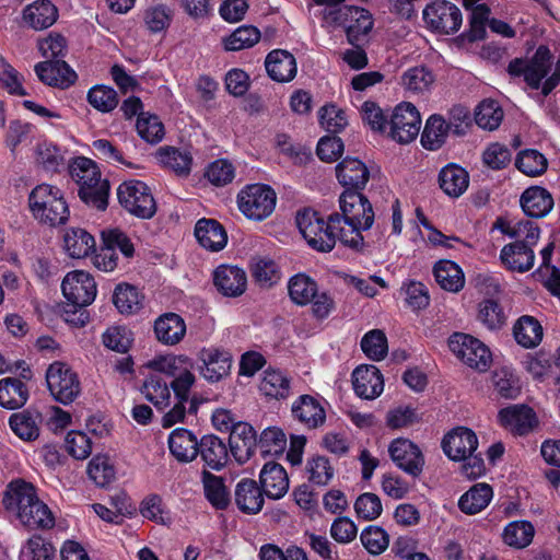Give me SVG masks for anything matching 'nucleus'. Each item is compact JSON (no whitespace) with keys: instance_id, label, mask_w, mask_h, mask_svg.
Wrapping results in <instances>:
<instances>
[{"instance_id":"obj_1","label":"nucleus","mask_w":560,"mask_h":560,"mask_svg":"<svg viewBox=\"0 0 560 560\" xmlns=\"http://www.w3.org/2000/svg\"><path fill=\"white\" fill-rule=\"evenodd\" d=\"M341 213L330 214L332 226H338V240L347 247L362 252L365 247L362 231L370 230L375 214L362 190L345 189L339 197Z\"/></svg>"},{"instance_id":"obj_2","label":"nucleus","mask_w":560,"mask_h":560,"mask_svg":"<svg viewBox=\"0 0 560 560\" xmlns=\"http://www.w3.org/2000/svg\"><path fill=\"white\" fill-rule=\"evenodd\" d=\"M73 180L79 185L78 195L88 206L105 210L108 202L109 183L101 178L96 164L88 158H78L70 168Z\"/></svg>"},{"instance_id":"obj_3","label":"nucleus","mask_w":560,"mask_h":560,"mask_svg":"<svg viewBox=\"0 0 560 560\" xmlns=\"http://www.w3.org/2000/svg\"><path fill=\"white\" fill-rule=\"evenodd\" d=\"M323 21L331 27L342 26L351 45L361 44L373 27L370 12L351 5L325 9Z\"/></svg>"},{"instance_id":"obj_4","label":"nucleus","mask_w":560,"mask_h":560,"mask_svg":"<svg viewBox=\"0 0 560 560\" xmlns=\"http://www.w3.org/2000/svg\"><path fill=\"white\" fill-rule=\"evenodd\" d=\"M298 228L307 244L323 253L330 252L338 238V226H332L330 215L325 221L318 212L305 209L296 215Z\"/></svg>"},{"instance_id":"obj_5","label":"nucleus","mask_w":560,"mask_h":560,"mask_svg":"<svg viewBox=\"0 0 560 560\" xmlns=\"http://www.w3.org/2000/svg\"><path fill=\"white\" fill-rule=\"evenodd\" d=\"M70 211L62 191L52 185H37V220L50 228L65 225Z\"/></svg>"},{"instance_id":"obj_6","label":"nucleus","mask_w":560,"mask_h":560,"mask_svg":"<svg viewBox=\"0 0 560 560\" xmlns=\"http://www.w3.org/2000/svg\"><path fill=\"white\" fill-rule=\"evenodd\" d=\"M46 384L52 398L69 405L81 393V383L78 374L66 363L56 361L46 371Z\"/></svg>"},{"instance_id":"obj_7","label":"nucleus","mask_w":560,"mask_h":560,"mask_svg":"<svg viewBox=\"0 0 560 560\" xmlns=\"http://www.w3.org/2000/svg\"><path fill=\"white\" fill-rule=\"evenodd\" d=\"M552 55L550 49L540 45L529 60L515 58L510 61L508 72L511 77H524L527 85L537 90L551 70Z\"/></svg>"},{"instance_id":"obj_8","label":"nucleus","mask_w":560,"mask_h":560,"mask_svg":"<svg viewBox=\"0 0 560 560\" xmlns=\"http://www.w3.org/2000/svg\"><path fill=\"white\" fill-rule=\"evenodd\" d=\"M119 203L131 214L151 219L156 212V202L150 188L140 180H126L117 188Z\"/></svg>"},{"instance_id":"obj_9","label":"nucleus","mask_w":560,"mask_h":560,"mask_svg":"<svg viewBox=\"0 0 560 560\" xmlns=\"http://www.w3.org/2000/svg\"><path fill=\"white\" fill-rule=\"evenodd\" d=\"M2 503L23 526L32 528L34 524L35 487L31 482L22 479L12 480L7 487Z\"/></svg>"},{"instance_id":"obj_10","label":"nucleus","mask_w":560,"mask_h":560,"mask_svg":"<svg viewBox=\"0 0 560 560\" xmlns=\"http://www.w3.org/2000/svg\"><path fill=\"white\" fill-rule=\"evenodd\" d=\"M276 192L266 185H249L238 194V208L247 218L261 221L275 210Z\"/></svg>"},{"instance_id":"obj_11","label":"nucleus","mask_w":560,"mask_h":560,"mask_svg":"<svg viewBox=\"0 0 560 560\" xmlns=\"http://www.w3.org/2000/svg\"><path fill=\"white\" fill-rule=\"evenodd\" d=\"M451 351L468 366L486 371L491 362V353L487 346L477 338L463 332H455L450 337Z\"/></svg>"},{"instance_id":"obj_12","label":"nucleus","mask_w":560,"mask_h":560,"mask_svg":"<svg viewBox=\"0 0 560 560\" xmlns=\"http://www.w3.org/2000/svg\"><path fill=\"white\" fill-rule=\"evenodd\" d=\"M425 25L440 34H452L462 25V12L454 3L438 0L428 4L423 10Z\"/></svg>"},{"instance_id":"obj_13","label":"nucleus","mask_w":560,"mask_h":560,"mask_svg":"<svg viewBox=\"0 0 560 560\" xmlns=\"http://www.w3.org/2000/svg\"><path fill=\"white\" fill-rule=\"evenodd\" d=\"M62 293L74 308L90 305L96 296V283L90 273L83 270L69 272L61 284Z\"/></svg>"},{"instance_id":"obj_14","label":"nucleus","mask_w":560,"mask_h":560,"mask_svg":"<svg viewBox=\"0 0 560 560\" xmlns=\"http://www.w3.org/2000/svg\"><path fill=\"white\" fill-rule=\"evenodd\" d=\"M389 124L392 138L399 143H409L419 135L421 117L415 105L401 103L395 107Z\"/></svg>"},{"instance_id":"obj_15","label":"nucleus","mask_w":560,"mask_h":560,"mask_svg":"<svg viewBox=\"0 0 560 560\" xmlns=\"http://www.w3.org/2000/svg\"><path fill=\"white\" fill-rule=\"evenodd\" d=\"M393 462L405 472L418 477L424 466V457L413 442L407 439L394 440L388 448Z\"/></svg>"},{"instance_id":"obj_16","label":"nucleus","mask_w":560,"mask_h":560,"mask_svg":"<svg viewBox=\"0 0 560 560\" xmlns=\"http://www.w3.org/2000/svg\"><path fill=\"white\" fill-rule=\"evenodd\" d=\"M478 447L476 433L464 427H458L448 432L442 440V448L452 460H462L475 453Z\"/></svg>"},{"instance_id":"obj_17","label":"nucleus","mask_w":560,"mask_h":560,"mask_svg":"<svg viewBox=\"0 0 560 560\" xmlns=\"http://www.w3.org/2000/svg\"><path fill=\"white\" fill-rule=\"evenodd\" d=\"M199 359L202 362L200 374L209 382L215 383L229 375L232 357L229 352L208 348L199 352Z\"/></svg>"},{"instance_id":"obj_18","label":"nucleus","mask_w":560,"mask_h":560,"mask_svg":"<svg viewBox=\"0 0 560 560\" xmlns=\"http://www.w3.org/2000/svg\"><path fill=\"white\" fill-rule=\"evenodd\" d=\"M229 445L231 454L238 463L247 462L258 446L254 428L248 423H236L230 433Z\"/></svg>"},{"instance_id":"obj_19","label":"nucleus","mask_w":560,"mask_h":560,"mask_svg":"<svg viewBox=\"0 0 560 560\" xmlns=\"http://www.w3.org/2000/svg\"><path fill=\"white\" fill-rule=\"evenodd\" d=\"M352 385L359 397L374 399L382 394L384 382L375 365H360L352 373Z\"/></svg>"},{"instance_id":"obj_20","label":"nucleus","mask_w":560,"mask_h":560,"mask_svg":"<svg viewBox=\"0 0 560 560\" xmlns=\"http://www.w3.org/2000/svg\"><path fill=\"white\" fill-rule=\"evenodd\" d=\"M213 282L223 295L236 298L245 292L247 277L245 271L236 266L222 265L215 269Z\"/></svg>"},{"instance_id":"obj_21","label":"nucleus","mask_w":560,"mask_h":560,"mask_svg":"<svg viewBox=\"0 0 560 560\" xmlns=\"http://www.w3.org/2000/svg\"><path fill=\"white\" fill-rule=\"evenodd\" d=\"M339 183L346 189L363 190L370 178L366 165L357 158H345L336 166Z\"/></svg>"},{"instance_id":"obj_22","label":"nucleus","mask_w":560,"mask_h":560,"mask_svg":"<svg viewBox=\"0 0 560 560\" xmlns=\"http://www.w3.org/2000/svg\"><path fill=\"white\" fill-rule=\"evenodd\" d=\"M264 490L255 480L243 478L235 487V504L245 514H257L264 506Z\"/></svg>"},{"instance_id":"obj_23","label":"nucleus","mask_w":560,"mask_h":560,"mask_svg":"<svg viewBox=\"0 0 560 560\" xmlns=\"http://www.w3.org/2000/svg\"><path fill=\"white\" fill-rule=\"evenodd\" d=\"M37 77L45 84L58 88H68L77 74L62 59L42 60L37 62Z\"/></svg>"},{"instance_id":"obj_24","label":"nucleus","mask_w":560,"mask_h":560,"mask_svg":"<svg viewBox=\"0 0 560 560\" xmlns=\"http://www.w3.org/2000/svg\"><path fill=\"white\" fill-rule=\"evenodd\" d=\"M295 420L308 429L322 427L326 420V412L320 402L311 395H301L291 408Z\"/></svg>"},{"instance_id":"obj_25","label":"nucleus","mask_w":560,"mask_h":560,"mask_svg":"<svg viewBox=\"0 0 560 560\" xmlns=\"http://www.w3.org/2000/svg\"><path fill=\"white\" fill-rule=\"evenodd\" d=\"M260 487L270 499L282 498L289 489V478L284 468L275 462L266 463L259 475Z\"/></svg>"},{"instance_id":"obj_26","label":"nucleus","mask_w":560,"mask_h":560,"mask_svg":"<svg viewBox=\"0 0 560 560\" xmlns=\"http://www.w3.org/2000/svg\"><path fill=\"white\" fill-rule=\"evenodd\" d=\"M500 423L510 431L523 435L536 423L534 411L525 405H513L499 412Z\"/></svg>"},{"instance_id":"obj_27","label":"nucleus","mask_w":560,"mask_h":560,"mask_svg":"<svg viewBox=\"0 0 560 560\" xmlns=\"http://www.w3.org/2000/svg\"><path fill=\"white\" fill-rule=\"evenodd\" d=\"M154 334L163 345L175 346L185 337V320L176 313H165L155 319Z\"/></svg>"},{"instance_id":"obj_28","label":"nucleus","mask_w":560,"mask_h":560,"mask_svg":"<svg viewBox=\"0 0 560 560\" xmlns=\"http://www.w3.org/2000/svg\"><path fill=\"white\" fill-rule=\"evenodd\" d=\"M500 259L509 270L525 272L533 268L535 255L525 243L514 242L501 249Z\"/></svg>"},{"instance_id":"obj_29","label":"nucleus","mask_w":560,"mask_h":560,"mask_svg":"<svg viewBox=\"0 0 560 560\" xmlns=\"http://www.w3.org/2000/svg\"><path fill=\"white\" fill-rule=\"evenodd\" d=\"M199 244L211 252H219L226 245L228 235L224 228L214 219H200L195 226Z\"/></svg>"},{"instance_id":"obj_30","label":"nucleus","mask_w":560,"mask_h":560,"mask_svg":"<svg viewBox=\"0 0 560 560\" xmlns=\"http://www.w3.org/2000/svg\"><path fill=\"white\" fill-rule=\"evenodd\" d=\"M520 202L525 214L532 218H544L553 207L551 194L538 186L527 188L522 194Z\"/></svg>"},{"instance_id":"obj_31","label":"nucleus","mask_w":560,"mask_h":560,"mask_svg":"<svg viewBox=\"0 0 560 560\" xmlns=\"http://www.w3.org/2000/svg\"><path fill=\"white\" fill-rule=\"evenodd\" d=\"M266 70L269 77L278 82H289L296 74V61L292 54L277 49L268 54Z\"/></svg>"},{"instance_id":"obj_32","label":"nucleus","mask_w":560,"mask_h":560,"mask_svg":"<svg viewBox=\"0 0 560 560\" xmlns=\"http://www.w3.org/2000/svg\"><path fill=\"white\" fill-rule=\"evenodd\" d=\"M198 454H200L205 464L213 470L223 468L229 458L225 443L212 434L201 438L198 445Z\"/></svg>"},{"instance_id":"obj_33","label":"nucleus","mask_w":560,"mask_h":560,"mask_svg":"<svg viewBox=\"0 0 560 560\" xmlns=\"http://www.w3.org/2000/svg\"><path fill=\"white\" fill-rule=\"evenodd\" d=\"M198 445L197 438L186 429H175L168 438L172 455L182 463L191 462L197 457Z\"/></svg>"},{"instance_id":"obj_34","label":"nucleus","mask_w":560,"mask_h":560,"mask_svg":"<svg viewBox=\"0 0 560 560\" xmlns=\"http://www.w3.org/2000/svg\"><path fill=\"white\" fill-rule=\"evenodd\" d=\"M492 497L493 490L490 485L476 483L459 498L458 508L467 515H475L489 505Z\"/></svg>"},{"instance_id":"obj_35","label":"nucleus","mask_w":560,"mask_h":560,"mask_svg":"<svg viewBox=\"0 0 560 560\" xmlns=\"http://www.w3.org/2000/svg\"><path fill=\"white\" fill-rule=\"evenodd\" d=\"M94 236L81 228H71L63 235V247L72 258H85L95 250Z\"/></svg>"},{"instance_id":"obj_36","label":"nucleus","mask_w":560,"mask_h":560,"mask_svg":"<svg viewBox=\"0 0 560 560\" xmlns=\"http://www.w3.org/2000/svg\"><path fill=\"white\" fill-rule=\"evenodd\" d=\"M441 189L450 197H459L469 184L467 172L457 165L443 167L439 175Z\"/></svg>"},{"instance_id":"obj_37","label":"nucleus","mask_w":560,"mask_h":560,"mask_svg":"<svg viewBox=\"0 0 560 560\" xmlns=\"http://www.w3.org/2000/svg\"><path fill=\"white\" fill-rule=\"evenodd\" d=\"M433 273L440 287L450 292H458L464 288L465 277L455 262L441 260L435 264Z\"/></svg>"},{"instance_id":"obj_38","label":"nucleus","mask_w":560,"mask_h":560,"mask_svg":"<svg viewBox=\"0 0 560 560\" xmlns=\"http://www.w3.org/2000/svg\"><path fill=\"white\" fill-rule=\"evenodd\" d=\"M28 390L22 381L7 377L0 380V406L5 409H18L27 401Z\"/></svg>"},{"instance_id":"obj_39","label":"nucleus","mask_w":560,"mask_h":560,"mask_svg":"<svg viewBox=\"0 0 560 560\" xmlns=\"http://www.w3.org/2000/svg\"><path fill=\"white\" fill-rule=\"evenodd\" d=\"M159 162L179 176H187L191 171L192 156L187 151L174 147H162L155 153Z\"/></svg>"},{"instance_id":"obj_40","label":"nucleus","mask_w":560,"mask_h":560,"mask_svg":"<svg viewBox=\"0 0 560 560\" xmlns=\"http://www.w3.org/2000/svg\"><path fill=\"white\" fill-rule=\"evenodd\" d=\"M514 338L524 348H535L542 339V327L532 316H522L514 325Z\"/></svg>"},{"instance_id":"obj_41","label":"nucleus","mask_w":560,"mask_h":560,"mask_svg":"<svg viewBox=\"0 0 560 560\" xmlns=\"http://www.w3.org/2000/svg\"><path fill=\"white\" fill-rule=\"evenodd\" d=\"M450 128L441 115H431L421 135V143L428 150H438L446 141Z\"/></svg>"},{"instance_id":"obj_42","label":"nucleus","mask_w":560,"mask_h":560,"mask_svg":"<svg viewBox=\"0 0 560 560\" xmlns=\"http://www.w3.org/2000/svg\"><path fill=\"white\" fill-rule=\"evenodd\" d=\"M65 166V155L61 149L48 141L37 145V172L54 174L60 172Z\"/></svg>"},{"instance_id":"obj_43","label":"nucleus","mask_w":560,"mask_h":560,"mask_svg":"<svg viewBox=\"0 0 560 560\" xmlns=\"http://www.w3.org/2000/svg\"><path fill=\"white\" fill-rule=\"evenodd\" d=\"M290 380L279 370H266L260 381V392L270 398L284 399L290 395Z\"/></svg>"},{"instance_id":"obj_44","label":"nucleus","mask_w":560,"mask_h":560,"mask_svg":"<svg viewBox=\"0 0 560 560\" xmlns=\"http://www.w3.org/2000/svg\"><path fill=\"white\" fill-rule=\"evenodd\" d=\"M202 485L205 495L212 506L219 510H224L229 505V492L222 477L215 476L208 470H203Z\"/></svg>"},{"instance_id":"obj_45","label":"nucleus","mask_w":560,"mask_h":560,"mask_svg":"<svg viewBox=\"0 0 560 560\" xmlns=\"http://www.w3.org/2000/svg\"><path fill=\"white\" fill-rule=\"evenodd\" d=\"M140 392L145 399L152 402L158 409H164L170 405L171 392L167 383L159 375H149Z\"/></svg>"},{"instance_id":"obj_46","label":"nucleus","mask_w":560,"mask_h":560,"mask_svg":"<svg viewBox=\"0 0 560 560\" xmlns=\"http://www.w3.org/2000/svg\"><path fill=\"white\" fill-rule=\"evenodd\" d=\"M290 299L298 305H306L316 296L317 284L306 275L293 276L288 284Z\"/></svg>"},{"instance_id":"obj_47","label":"nucleus","mask_w":560,"mask_h":560,"mask_svg":"<svg viewBox=\"0 0 560 560\" xmlns=\"http://www.w3.org/2000/svg\"><path fill=\"white\" fill-rule=\"evenodd\" d=\"M143 296L137 288L130 284H118L113 295V302L121 314H133L142 307Z\"/></svg>"},{"instance_id":"obj_48","label":"nucleus","mask_w":560,"mask_h":560,"mask_svg":"<svg viewBox=\"0 0 560 560\" xmlns=\"http://www.w3.org/2000/svg\"><path fill=\"white\" fill-rule=\"evenodd\" d=\"M260 39V32L252 25L237 27L230 36L223 39L225 50L237 51L253 47Z\"/></svg>"},{"instance_id":"obj_49","label":"nucleus","mask_w":560,"mask_h":560,"mask_svg":"<svg viewBox=\"0 0 560 560\" xmlns=\"http://www.w3.org/2000/svg\"><path fill=\"white\" fill-rule=\"evenodd\" d=\"M534 526L527 521H515L510 523L503 532L505 544L515 548H525L534 537Z\"/></svg>"},{"instance_id":"obj_50","label":"nucleus","mask_w":560,"mask_h":560,"mask_svg":"<svg viewBox=\"0 0 560 560\" xmlns=\"http://www.w3.org/2000/svg\"><path fill=\"white\" fill-rule=\"evenodd\" d=\"M503 119V110L493 100L482 101L475 112L476 124L487 130L497 129Z\"/></svg>"},{"instance_id":"obj_51","label":"nucleus","mask_w":560,"mask_h":560,"mask_svg":"<svg viewBox=\"0 0 560 560\" xmlns=\"http://www.w3.org/2000/svg\"><path fill=\"white\" fill-rule=\"evenodd\" d=\"M191 364L186 355H161L147 362L145 366L175 378Z\"/></svg>"},{"instance_id":"obj_52","label":"nucleus","mask_w":560,"mask_h":560,"mask_svg":"<svg viewBox=\"0 0 560 560\" xmlns=\"http://www.w3.org/2000/svg\"><path fill=\"white\" fill-rule=\"evenodd\" d=\"M89 104L101 113H109L118 105L117 92L106 85H95L88 92Z\"/></svg>"},{"instance_id":"obj_53","label":"nucleus","mask_w":560,"mask_h":560,"mask_svg":"<svg viewBox=\"0 0 560 560\" xmlns=\"http://www.w3.org/2000/svg\"><path fill=\"white\" fill-rule=\"evenodd\" d=\"M258 446L262 454L272 456L282 455L287 447L285 434L280 428H267L260 434Z\"/></svg>"},{"instance_id":"obj_54","label":"nucleus","mask_w":560,"mask_h":560,"mask_svg":"<svg viewBox=\"0 0 560 560\" xmlns=\"http://www.w3.org/2000/svg\"><path fill=\"white\" fill-rule=\"evenodd\" d=\"M434 82L433 73L425 67L408 69L401 77L402 86L411 92H424Z\"/></svg>"},{"instance_id":"obj_55","label":"nucleus","mask_w":560,"mask_h":560,"mask_svg":"<svg viewBox=\"0 0 560 560\" xmlns=\"http://www.w3.org/2000/svg\"><path fill=\"white\" fill-rule=\"evenodd\" d=\"M362 351L374 361L384 359L387 354V338L380 329L366 332L361 340Z\"/></svg>"},{"instance_id":"obj_56","label":"nucleus","mask_w":560,"mask_h":560,"mask_svg":"<svg viewBox=\"0 0 560 560\" xmlns=\"http://www.w3.org/2000/svg\"><path fill=\"white\" fill-rule=\"evenodd\" d=\"M136 127L139 136L151 144L159 143L165 135L164 126L155 115L140 114Z\"/></svg>"},{"instance_id":"obj_57","label":"nucleus","mask_w":560,"mask_h":560,"mask_svg":"<svg viewBox=\"0 0 560 560\" xmlns=\"http://www.w3.org/2000/svg\"><path fill=\"white\" fill-rule=\"evenodd\" d=\"M88 475L95 485L105 487L115 479V469L107 456L96 455L89 463Z\"/></svg>"},{"instance_id":"obj_58","label":"nucleus","mask_w":560,"mask_h":560,"mask_svg":"<svg viewBox=\"0 0 560 560\" xmlns=\"http://www.w3.org/2000/svg\"><path fill=\"white\" fill-rule=\"evenodd\" d=\"M501 231L511 236L516 237L517 240L515 242H522L529 246V248H533L534 245H536L538 238H539V229L538 226L532 222V221H521L513 226L501 224L500 225Z\"/></svg>"},{"instance_id":"obj_59","label":"nucleus","mask_w":560,"mask_h":560,"mask_svg":"<svg viewBox=\"0 0 560 560\" xmlns=\"http://www.w3.org/2000/svg\"><path fill=\"white\" fill-rule=\"evenodd\" d=\"M516 167L528 176H538L547 170V160L537 150H525L518 153Z\"/></svg>"},{"instance_id":"obj_60","label":"nucleus","mask_w":560,"mask_h":560,"mask_svg":"<svg viewBox=\"0 0 560 560\" xmlns=\"http://www.w3.org/2000/svg\"><path fill=\"white\" fill-rule=\"evenodd\" d=\"M360 539L368 552L374 556L384 552L389 544L388 534L382 527L373 525L362 530Z\"/></svg>"},{"instance_id":"obj_61","label":"nucleus","mask_w":560,"mask_h":560,"mask_svg":"<svg viewBox=\"0 0 560 560\" xmlns=\"http://www.w3.org/2000/svg\"><path fill=\"white\" fill-rule=\"evenodd\" d=\"M11 430L23 441H32L35 434V413L31 409L12 413L9 418Z\"/></svg>"},{"instance_id":"obj_62","label":"nucleus","mask_w":560,"mask_h":560,"mask_svg":"<svg viewBox=\"0 0 560 560\" xmlns=\"http://www.w3.org/2000/svg\"><path fill=\"white\" fill-rule=\"evenodd\" d=\"M102 245L116 252L118 248L127 258L132 257L135 248L129 237L117 228L101 231Z\"/></svg>"},{"instance_id":"obj_63","label":"nucleus","mask_w":560,"mask_h":560,"mask_svg":"<svg viewBox=\"0 0 560 560\" xmlns=\"http://www.w3.org/2000/svg\"><path fill=\"white\" fill-rule=\"evenodd\" d=\"M318 115L322 127L329 132L338 133L348 125L345 112L334 104L323 106Z\"/></svg>"},{"instance_id":"obj_64","label":"nucleus","mask_w":560,"mask_h":560,"mask_svg":"<svg viewBox=\"0 0 560 560\" xmlns=\"http://www.w3.org/2000/svg\"><path fill=\"white\" fill-rule=\"evenodd\" d=\"M478 319L488 329H499L505 322L501 306L494 300H485L479 304Z\"/></svg>"}]
</instances>
